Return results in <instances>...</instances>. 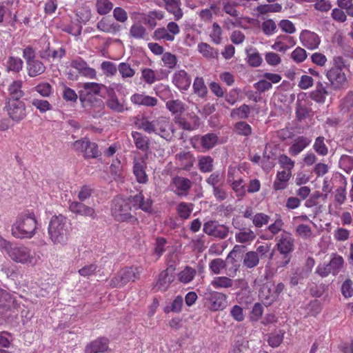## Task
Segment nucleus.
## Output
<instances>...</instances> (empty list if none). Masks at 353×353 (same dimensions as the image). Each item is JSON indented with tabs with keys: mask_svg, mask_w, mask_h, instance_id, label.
<instances>
[{
	"mask_svg": "<svg viewBox=\"0 0 353 353\" xmlns=\"http://www.w3.org/2000/svg\"><path fill=\"white\" fill-rule=\"evenodd\" d=\"M171 186L177 196H185L188 194L192 186V182L188 178L175 176L172 179Z\"/></svg>",
	"mask_w": 353,
	"mask_h": 353,
	"instance_id": "nucleus-17",
	"label": "nucleus"
},
{
	"mask_svg": "<svg viewBox=\"0 0 353 353\" xmlns=\"http://www.w3.org/2000/svg\"><path fill=\"white\" fill-rule=\"evenodd\" d=\"M340 111L342 113H347L353 109V92L350 91L341 99L339 105Z\"/></svg>",
	"mask_w": 353,
	"mask_h": 353,
	"instance_id": "nucleus-50",
	"label": "nucleus"
},
{
	"mask_svg": "<svg viewBox=\"0 0 353 353\" xmlns=\"http://www.w3.org/2000/svg\"><path fill=\"white\" fill-rule=\"evenodd\" d=\"M7 69L13 72H19L23 66V62L19 57H10L7 61Z\"/></svg>",
	"mask_w": 353,
	"mask_h": 353,
	"instance_id": "nucleus-52",
	"label": "nucleus"
},
{
	"mask_svg": "<svg viewBox=\"0 0 353 353\" xmlns=\"http://www.w3.org/2000/svg\"><path fill=\"white\" fill-rule=\"evenodd\" d=\"M198 51L206 59H214L218 57V51L207 43H200L197 47Z\"/></svg>",
	"mask_w": 353,
	"mask_h": 353,
	"instance_id": "nucleus-43",
	"label": "nucleus"
},
{
	"mask_svg": "<svg viewBox=\"0 0 353 353\" xmlns=\"http://www.w3.org/2000/svg\"><path fill=\"white\" fill-rule=\"evenodd\" d=\"M263 32L267 36H271L276 32L277 26L274 20L269 19L262 22L261 26Z\"/></svg>",
	"mask_w": 353,
	"mask_h": 353,
	"instance_id": "nucleus-62",
	"label": "nucleus"
},
{
	"mask_svg": "<svg viewBox=\"0 0 353 353\" xmlns=\"http://www.w3.org/2000/svg\"><path fill=\"white\" fill-rule=\"evenodd\" d=\"M203 232L219 239H225L229 234V228L223 224H219L216 221H208L203 224Z\"/></svg>",
	"mask_w": 353,
	"mask_h": 353,
	"instance_id": "nucleus-12",
	"label": "nucleus"
},
{
	"mask_svg": "<svg viewBox=\"0 0 353 353\" xmlns=\"http://www.w3.org/2000/svg\"><path fill=\"white\" fill-rule=\"evenodd\" d=\"M226 294L213 290H208L204 296V306L211 312L223 310L228 305Z\"/></svg>",
	"mask_w": 353,
	"mask_h": 353,
	"instance_id": "nucleus-9",
	"label": "nucleus"
},
{
	"mask_svg": "<svg viewBox=\"0 0 353 353\" xmlns=\"http://www.w3.org/2000/svg\"><path fill=\"white\" fill-rule=\"evenodd\" d=\"M70 229L66 217L61 214L53 216L48 228V235L53 244L65 245L70 235Z\"/></svg>",
	"mask_w": 353,
	"mask_h": 353,
	"instance_id": "nucleus-3",
	"label": "nucleus"
},
{
	"mask_svg": "<svg viewBox=\"0 0 353 353\" xmlns=\"http://www.w3.org/2000/svg\"><path fill=\"white\" fill-rule=\"evenodd\" d=\"M345 70H348V66L345 64L344 59L340 56L334 57L332 65L325 74L334 90H340L345 86L347 78Z\"/></svg>",
	"mask_w": 353,
	"mask_h": 353,
	"instance_id": "nucleus-4",
	"label": "nucleus"
},
{
	"mask_svg": "<svg viewBox=\"0 0 353 353\" xmlns=\"http://www.w3.org/2000/svg\"><path fill=\"white\" fill-rule=\"evenodd\" d=\"M164 18V12L161 10H150L147 14H145L144 22L149 28L153 29L157 25V21H160Z\"/></svg>",
	"mask_w": 353,
	"mask_h": 353,
	"instance_id": "nucleus-34",
	"label": "nucleus"
},
{
	"mask_svg": "<svg viewBox=\"0 0 353 353\" xmlns=\"http://www.w3.org/2000/svg\"><path fill=\"white\" fill-rule=\"evenodd\" d=\"M259 256L254 251H249L245 254L243 258V265L248 269H252L259 264Z\"/></svg>",
	"mask_w": 353,
	"mask_h": 353,
	"instance_id": "nucleus-40",
	"label": "nucleus"
},
{
	"mask_svg": "<svg viewBox=\"0 0 353 353\" xmlns=\"http://www.w3.org/2000/svg\"><path fill=\"white\" fill-rule=\"evenodd\" d=\"M296 45V40L294 37L281 34L276 37L272 48L280 52H285L288 49Z\"/></svg>",
	"mask_w": 353,
	"mask_h": 353,
	"instance_id": "nucleus-22",
	"label": "nucleus"
},
{
	"mask_svg": "<svg viewBox=\"0 0 353 353\" xmlns=\"http://www.w3.org/2000/svg\"><path fill=\"white\" fill-rule=\"evenodd\" d=\"M6 108L10 118L17 123L26 117V105L23 101L18 99H10Z\"/></svg>",
	"mask_w": 353,
	"mask_h": 353,
	"instance_id": "nucleus-10",
	"label": "nucleus"
},
{
	"mask_svg": "<svg viewBox=\"0 0 353 353\" xmlns=\"http://www.w3.org/2000/svg\"><path fill=\"white\" fill-rule=\"evenodd\" d=\"M233 284V280L225 276H216L210 282V285L215 289L230 288Z\"/></svg>",
	"mask_w": 353,
	"mask_h": 353,
	"instance_id": "nucleus-41",
	"label": "nucleus"
},
{
	"mask_svg": "<svg viewBox=\"0 0 353 353\" xmlns=\"http://www.w3.org/2000/svg\"><path fill=\"white\" fill-rule=\"evenodd\" d=\"M141 273V268L139 267H125L111 279L110 285L112 288L123 287L129 282H134L139 279Z\"/></svg>",
	"mask_w": 353,
	"mask_h": 353,
	"instance_id": "nucleus-7",
	"label": "nucleus"
},
{
	"mask_svg": "<svg viewBox=\"0 0 353 353\" xmlns=\"http://www.w3.org/2000/svg\"><path fill=\"white\" fill-rule=\"evenodd\" d=\"M83 107L93 117H100L104 114V104L101 99L90 97L88 99L80 97Z\"/></svg>",
	"mask_w": 353,
	"mask_h": 353,
	"instance_id": "nucleus-14",
	"label": "nucleus"
},
{
	"mask_svg": "<svg viewBox=\"0 0 353 353\" xmlns=\"http://www.w3.org/2000/svg\"><path fill=\"white\" fill-rule=\"evenodd\" d=\"M165 4V9L167 11L174 15L175 21L180 20L183 16V12L181 8V0H163Z\"/></svg>",
	"mask_w": 353,
	"mask_h": 353,
	"instance_id": "nucleus-30",
	"label": "nucleus"
},
{
	"mask_svg": "<svg viewBox=\"0 0 353 353\" xmlns=\"http://www.w3.org/2000/svg\"><path fill=\"white\" fill-rule=\"evenodd\" d=\"M70 65L84 77L91 79H95L97 78L96 70L90 68L88 63L81 57H78L71 60Z\"/></svg>",
	"mask_w": 353,
	"mask_h": 353,
	"instance_id": "nucleus-16",
	"label": "nucleus"
},
{
	"mask_svg": "<svg viewBox=\"0 0 353 353\" xmlns=\"http://www.w3.org/2000/svg\"><path fill=\"white\" fill-rule=\"evenodd\" d=\"M136 125L148 134H155L161 137L170 140L174 134L173 125L169 118L159 117L152 121L147 117H142L136 121Z\"/></svg>",
	"mask_w": 353,
	"mask_h": 353,
	"instance_id": "nucleus-1",
	"label": "nucleus"
},
{
	"mask_svg": "<svg viewBox=\"0 0 353 353\" xmlns=\"http://www.w3.org/2000/svg\"><path fill=\"white\" fill-rule=\"evenodd\" d=\"M225 266V261L220 258L212 259L209 263V270L211 272L215 274H221Z\"/></svg>",
	"mask_w": 353,
	"mask_h": 353,
	"instance_id": "nucleus-60",
	"label": "nucleus"
},
{
	"mask_svg": "<svg viewBox=\"0 0 353 353\" xmlns=\"http://www.w3.org/2000/svg\"><path fill=\"white\" fill-rule=\"evenodd\" d=\"M256 235L250 228L240 229L235 234V240L239 243L250 245L255 240Z\"/></svg>",
	"mask_w": 353,
	"mask_h": 353,
	"instance_id": "nucleus-29",
	"label": "nucleus"
},
{
	"mask_svg": "<svg viewBox=\"0 0 353 353\" xmlns=\"http://www.w3.org/2000/svg\"><path fill=\"white\" fill-rule=\"evenodd\" d=\"M132 103L139 106L154 107L158 103V99L145 93H134L130 97Z\"/></svg>",
	"mask_w": 353,
	"mask_h": 353,
	"instance_id": "nucleus-24",
	"label": "nucleus"
},
{
	"mask_svg": "<svg viewBox=\"0 0 353 353\" xmlns=\"http://www.w3.org/2000/svg\"><path fill=\"white\" fill-rule=\"evenodd\" d=\"M165 106L172 114H181L185 111V104L179 99L170 100Z\"/></svg>",
	"mask_w": 353,
	"mask_h": 353,
	"instance_id": "nucleus-51",
	"label": "nucleus"
},
{
	"mask_svg": "<svg viewBox=\"0 0 353 353\" xmlns=\"http://www.w3.org/2000/svg\"><path fill=\"white\" fill-rule=\"evenodd\" d=\"M146 34L145 28L139 23H134L130 28L129 35L135 39H144Z\"/></svg>",
	"mask_w": 353,
	"mask_h": 353,
	"instance_id": "nucleus-46",
	"label": "nucleus"
},
{
	"mask_svg": "<svg viewBox=\"0 0 353 353\" xmlns=\"http://www.w3.org/2000/svg\"><path fill=\"white\" fill-rule=\"evenodd\" d=\"M97 28L100 31L114 34L121 30V26L112 20L103 18L97 25Z\"/></svg>",
	"mask_w": 353,
	"mask_h": 353,
	"instance_id": "nucleus-28",
	"label": "nucleus"
},
{
	"mask_svg": "<svg viewBox=\"0 0 353 353\" xmlns=\"http://www.w3.org/2000/svg\"><path fill=\"white\" fill-rule=\"evenodd\" d=\"M311 139L305 136L296 138L289 148L288 152L291 156L296 157L303 152L310 143Z\"/></svg>",
	"mask_w": 353,
	"mask_h": 353,
	"instance_id": "nucleus-25",
	"label": "nucleus"
},
{
	"mask_svg": "<svg viewBox=\"0 0 353 353\" xmlns=\"http://www.w3.org/2000/svg\"><path fill=\"white\" fill-rule=\"evenodd\" d=\"M181 168L184 170H190L193 166L195 159L190 152H180L176 155Z\"/></svg>",
	"mask_w": 353,
	"mask_h": 353,
	"instance_id": "nucleus-35",
	"label": "nucleus"
},
{
	"mask_svg": "<svg viewBox=\"0 0 353 353\" xmlns=\"http://www.w3.org/2000/svg\"><path fill=\"white\" fill-rule=\"evenodd\" d=\"M193 210V204L181 202L176 208V211L179 216L183 219L189 218Z\"/></svg>",
	"mask_w": 353,
	"mask_h": 353,
	"instance_id": "nucleus-57",
	"label": "nucleus"
},
{
	"mask_svg": "<svg viewBox=\"0 0 353 353\" xmlns=\"http://www.w3.org/2000/svg\"><path fill=\"white\" fill-rule=\"evenodd\" d=\"M106 105L114 112L122 113L128 108L124 101H120L114 92H108V99L106 101Z\"/></svg>",
	"mask_w": 353,
	"mask_h": 353,
	"instance_id": "nucleus-27",
	"label": "nucleus"
},
{
	"mask_svg": "<svg viewBox=\"0 0 353 353\" xmlns=\"http://www.w3.org/2000/svg\"><path fill=\"white\" fill-rule=\"evenodd\" d=\"M228 184L231 186L232 189L235 192L237 196H243L245 195V182L243 179H236L233 181L229 182Z\"/></svg>",
	"mask_w": 353,
	"mask_h": 353,
	"instance_id": "nucleus-61",
	"label": "nucleus"
},
{
	"mask_svg": "<svg viewBox=\"0 0 353 353\" xmlns=\"http://www.w3.org/2000/svg\"><path fill=\"white\" fill-rule=\"evenodd\" d=\"M275 248L283 258L282 261L278 262L277 266L279 268L286 266L290 263L292 254L295 249V239L292 234L283 230L276 237Z\"/></svg>",
	"mask_w": 353,
	"mask_h": 353,
	"instance_id": "nucleus-5",
	"label": "nucleus"
},
{
	"mask_svg": "<svg viewBox=\"0 0 353 353\" xmlns=\"http://www.w3.org/2000/svg\"><path fill=\"white\" fill-rule=\"evenodd\" d=\"M132 205L129 200L117 198L114 200L112 206V214L115 220L121 222H137V218L131 214Z\"/></svg>",
	"mask_w": 353,
	"mask_h": 353,
	"instance_id": "nucleus-6",
	"label": "nucleus"
},
{
	"mask_svg": "<svg viewBox=\"0 0 353 353\" xmlns=\"http://www.w3.org/2000/svg\"><path fill=\"white\" fill-rule=\"evenodd\" d=\"M6 252L15 262L21 263L33 262L34 258L30 254V250L26 246H12L10 244Z\"/></svg>",
	"mask_w": 353,
	"mask_h": 353,
	"instance_id": "nucleus-11",
	"label": "nucleus"
},
{
	"mask_svg": "<svg viewBox=\"0 0 353 353\" xmlns=\"http://www.w3.org/2000/svg\"><path fill=\"white\" fill-rule=\"evenodd\" d=\"M292 176L291 171H279L273 183L275 190H284L288 186V182Z\"/></svg>",
	"mask_w": 353,
	"mask_h": 353,
	"instance_id": "nucleus-32",
	"label": "nucleus"
},
{
	"mask_svg": "<svg viewBox=\"0 0 353 353\" xmlns=\"http://www.w3.org/2000/svg\"><path fill=\"white\" fill-rule=\"evenodd\" d=\"M172 82L180 91H186L190 87L192 78L185 70L181 69L173 73Z\"/></svg>",
	"mask_w": 353,
	"mask_h": 353,
	"instance_id": "nucleus-18",
	"label": "nucleus"
},
{
	"mask_svg": "<svg viewBox=\"0 0 353 353\" xmlns=\"http://www.w3.org/2000/svg\"><path fill=\"white\" fill-rule=\"evenodd\" d=\"M310 274V270H305L304 268L297 269L290 279V284L293 286L301 283Z\"/></svg>",
	"mask_w": 353,
	"mask_h": 353,
	"instance_id": "nucleus-58",
	"label": "nucleus"
},
{
	"mask_svg": "<svg viewBox=\"0 0 353 353\" xmlns=\"http://www.w3.org/2000/svg\"><path fill=\"white\" fill-rule=\"evenodd\" d=\"M256 10L259 14H265L269 12H280L282 10V6L278 3L263 4L258 6Z\"/></svg>",
	"mask_w": 353,
	"mask_h": 353,
	"instance_id": "nucleus-53",
	"label": "nucleus"
},
{
	"mask_svg": "<svg viewBox=\"0 0 353 353\" xmlns=\"http://www.w3.org/2000/svg\"><path fill=\"white\" fill-rule=\"evenodd\" d=\"M339 167L347 173L353 170V157L347 154L341 155L339 160Z\"/></svg>",
	"mask_w": 353,
	"mask_h": 353,
	"instance_id": "nucleus-64",
	"label": "nucleus"
},
{
	"mask_svg": "<svg viewBox=\"0 0 353 353\" xmlns=\"http://www.w3.org/2000/svg\"><path fill=\"white\" fill-rule=\"evenodd\" d=\"M251 112V108L246 104H243L238 108H234L230 112V117L233 119H247Z\"/></svg>",
	"mask_w": 353,
	"mask_h": 353,
	"instance_id": "nucleus-45",
	"label": "nucleus"
},
{
	"mask_svg": "<svg viewBox=\"0 0 353 353\" xmlns=\"http://www.w3.org/2000/svg\"><path fill=\"white\" fill-rule=\"evenodd\" d=\"M313 149L321 156H326L328 154V148L325 143V137H318L314 143Z\"/></svg>",
	"mask_w": 353,
	"mask_h": 353,
	"instance_id": "nucleus-54",
	"label": "nucleus"
},
{
	"mask_svg": "<svg viewBox=\"0 0 353 353\" xmlns=\"http://www.w3.org/2000/svg\"><path fill=\"white\" fill-rule=\"evenodd\" d=\"M37 229V220L33 212L19 214L12 225V234L18 239H31Z\"/></svg>",
	"mask_w": 353,
	"mask_h": 353,
	"instance_id": "nucleus-2",
	"label": "nucleus"
},
{
	"mask_svg": "<svg viewBox=\"0 0 353 353\" xmlns=\"http://www.w3.org/2000/svg\"><path fill=\"white\" fill-rule=\"evenodd\" d=\"M102 86L103 85L94 82L84 83L82 85V88L86 91L88 94V97L85 99H88L90 97H93V94H99Z\"/></svg>",
	"mask_w": 353,
	"mask_h": 353,
	"instance_id": "nucleus-63",
	"label": "nucleus"
},
{
	"mask_svg": "<svg viewBox=\"0 0 353 353\" xmlns=\"http://www.w3.org/2000/svg\"><path fill=\"white\" fill-rule=\"evenodd\" d=\"M14 301L10 294L6 290L0 288V309L4 310H11L14 306Z\"/></svg>",
	"mask_w": 353,
	"mask_h": 353,
	"instance_id": "nucleus-42",
	"label": "nucleus"
},
{
	"mask_svg": "<svg viewBox=\"0 0 353 353\" xmlns=\"http://www.w3.org/2000/svg\"><path fill=\"white\" fill-rule=\"evenodd\" d=\"M295 232L296 236L303 239H309L313 236L312 228L306 224H300L297 225Z\"/></svg>",
	"mask_w": 353,
	"mask_h": 353,
	"instance_id": "nucleus-59",
	"label": "nucleus"
},
{
	"mask_svg": "<svg viewBox=\"0 0 353 353\" xmlns=\"http://www.w3.org/2000/svg\"><path fill=\"white\" fill-rule=\"evenodd\" d=\"M34 90L43 97H49L53 92L52 86L48 82L39 83L34 88Z\"/></svg>",
	"mask_w": 353,
	"mask_h": 353,
	"instance_id": "nucleus-56",
	"label": "nucleus"
},
{
	"mask_svg": "<svg viewBox=\"0 0 353 353\" xmlns=\"http://www.w3.org/2000/svg\"><path fill=\"white\" fill-rule=\"evenodd\" d=\"M132 137L133 138L135 146L139 150L147 151L149 148V139L139 132H132Z\"/></svg>",
	"mask_w": 353,
	"mask_h": 353,
	"instance_id": "nucleus-39",
	"label": "nucleus"
},
{
	"mask_svg": "<svg viewBox=\"0 0 353 353\" xmlns=\"http://www.w3.org/2000/svg\"><path fill=\"white\" fill-rule=\"evenodd\" d=\"M147 156L137 157L133 159L132 172L139 183L145 184L148 181L146 174Z\"/></svg>",
	"mask_w": 353,
	"mask_h": 353,
	"instance_id": "nucleus-13",
	"label": "nucleus"
},
{
	"mask_svg": "<svg viewBox=\"0 0 353 353\" xmlns=\"http://www.w3.org/2000/svg\"><path fill=\"white\" fill-rule=\"evenodd\" d=\"M198 166L202 172H210L213 170V159L210 156H201L198 159Z\"/></svg>",
	"mask_w": 353,
	"mask_h": 353,
	"instance_id": "nucleus-48",
	"label": "nucleus"
},
{
	"mask_svg": "<svg viewBox=\"0 0 353 353\" xmlns=\"http://www.w3.org/2000/svg\"><path fill=\"white\" fill-rule=\"evenodd\" d=\"M299 39L301 44L310 50L318 48L321 43L320 37L316 33L307 30L301 31Z\"/></svg>",
	"mask_w": 353,
	"mask_h": 353,
	"instance_id": "nucleus-19",
	"label": "nucleus"
},
{
	"mask_svg": "<svg viewBox=\"0 0 353 353\" xmlns=\"http://www.w3.org/2000/svg\"><path fill=\"white\" fill-rule=\"evenodd\" d=\"M109 340L105 337H99L88 343L85 348V353L104 352L108 349Z\"/></svg>",
	"mask_w": 353,
	"mask_h": 353,
	"instance_id": "nucleus-26",
	"label": "nucleus"
},
{
	"mask_svg": "<svg viewBox=\"0 0 353 353\" xmlns=\"http://www.w3.org/2000/svg\"><path fill=\"white\" fill-rule=\"evenodd\" d=\"M76 151L83 153L85 158H96L99 155L98 146L88 139L78 140L74 143Z\"/></svg>",
	"mask_w": 353,
	"mask_h": 353,
	"instance_id": "nucleus-15",
	"label": "nucleus"
},
{
	"mask_svg": "<svg viewBox=\"0 0 353 353\" xmlns=\"http://www.w3.org/2000/svg\"><path fill=\"white\" fill-rule=\"evenodd\" d=\"M23 57L26 63V70L30 77H36L45 72L46 67L39 59L36 58L35 52L32 47H27L23 50Z\"/></svg>",
	"mask_w": 353,
	"mask_h": 353,
	"instance_id": "nucleus-8",
	"label": "nucleus"
},
{
	"mask_svg": "<svg viewBox=\"0 0 353 353\" xmlns=\"http://www.w3.org/2000/svg\"><path fill=\"white\" fill-rule=\"evenodd\" d=\"M174 269L172 266L163 270L159 275L158 280L154 287L156 291H165L174 279Z\"/></svg>",
	"mask_w": 353,
	"mask_h": 353,
	"instance_id": "nucleus-20",
	"label": "nucleus"
},
{
	"mask_svg": "<svg viewBox=\"0 0 353 353\" xmlns=\"http://www.w3.org/2000/svg\"><path fill=\"white\" fill-rule=\"evenodd\" d=\"M110 172L115 181L120 182L123 181L125 178L124 172L121 163L118 159L112 161L110 166Z\"/></svg>",
	"mask_w": 353,
	"mask_h": 353,
	"instance_id": "nucleus-37",
	"label": "nucleus"
},
{
	"mask_svg": "<svg viewBox=\"0 0 353 353\" xmlns=\"http://www.w3.org/2000/svg\"><path fill=\"white\" fill-rule=\"evenodd\" d=\"M194 92L199 97L204 98L208 94V88L203 77H196L193 82Z\"/></svg>",
	"mask_w": 353,
	"mask_h": 353,
	"instance_id": "nucleus-44",
	"label": "nucleus"
},
{
	"mask_svg": "<svg viewBox=\"0 0 353 353\" xmlns=\"http://www.w3.org/2000/svg\"><path fill=\"white\" fill-rule=\"evenodd\" d=\"M196 273L195 269L190 266H185V268L179 273V280L183 283H189L193 280Z\"/></svg>",
	"mask_w": 353,
	"mask_h": 353,
	"instance_id": "nucleus-49",
	"label": "nucleus"
},
{
	"mask_svg": "<svg viewBox=\"0 0 353 353\" xmlns=\"http://www.w3.org/2000/svg\"><path fill=\"white\" fill-rule=\"evenodd\" d=\"M195 140L201 144L203 149L210 150L216 145L218 141V137L215 134L208 133L201 137L196 138Z\"/></svg>",
	"mask_w": 353,
	"mask_h": 353,
	"instance_id": "nucleus-36",
	"label": "nucleus"
},
{
	"mask_svg": "<svg viewBox=\"0 0 353 353\" xmlns=\"http://www.w3.org/2000/svg\"><path fill=\"white\" fill-rule=\"evenodd\" d=\"M344 263L343 258L337 254H332L330 261L328 263L329 267L332 271V274H336L343 268Z\"/></svg>",
	"mask_w": 353,
	"mask_h": 353,
	"instance_id": "nucleus-47",
	"label": "nucleus"
},
{
	"mask_svg": "<svg viewBox=\"0 0 353 353\" xmlns=\"http://www.w3.org/2000/svg\"><path fill=\"white\" fill-rule=\"evenodd\" d=\"M129 200L131 202L135 209H140L145 212H151L152 211V201L150 198L145 199L143 194L141 192L131 196L129 197Z\"/></svg>",
	"mask_w": 353,
	"mask_h": 353,
	"instance_id": "nucleus-23",
	"label": "nucleus"
},
{
	"mask_svg": "<svg viewBox=\"0 0 353 353\" xmlns=\"http://www.w3.org/2000/svg\"><path fill=\"white\" fill-rule=\"evenodd\" d=\"M66 51L64 48H59L57 50H52L50 48V43H48V46L46 50L41 54V57L43 59H46L50 60L52 59L53 60L57 59H61L65 56Z\"/></svg>",
	"mask_w": 353,
	"mask_h": 353,
	"instance_id": "nucleus-38",
	"label": "nucleus"
},
{
	"mask_svg": "<svg viewBox=\"0 0 353 353\" xmlns=\"http://www.w3.org/2000/svg\"><path fill=\"white\" fill-rule=\"evenodd\" d=\"M175 123L182 129L185 130H194L197 129L200 125V119L199 117L194 115L192 121H188L185 118L177 117L175 118Z\"/></svg>",
	"mask_w": 353,
	"mask_h": 353,
	"instance_id": "nucleus-33",
	"label": "nucleus"
},
{
	"mask_svg": "<svg viewBox=\"0 0 353 353\" xmlns=\"http://www.w3.org/2000/svg\"><path fill=\"white\" fill-rule=\"evenodd\" d=\"M327 95L328 91L326 86L319 81L316 84L315 89L310 93V98L316 103H324Z\"/></svg>",
	"mask_w": 353,
	"mask_h": 353,
	"instance_id": "nucleus-31",
	"label": "nucleus"
},
{
	"mask_svg": "<svg viewBox=\"0 0 353 353\" xmlns=\"http://www.w3.org/2000/svg\"><path fill=\"white\" fill-rule=\"evenodd\" d=\"M69 209L72 213L77 215L89 216L93 219L97 216L95 210L92 207L88 206L80 201H70Z\"/></svg>",
	"mask_w": 353,
	"mask_h": 353,
	"instance_id": "nucleus-21",
	"label": "nucleus"
},
{
	"mask_svg": "<svg viewBox=\"0 0 353 353\" xmlns=\"http://www.w3.org/2000/svg\"><path fill=\"white\" fill-rule=\"evenodd\" d=\"M96 8L101 15L108 14L113 8V3L110 0H97Z\"/></svg>",
	"mask_w": 353,
	"mask_h": 353,
	"instance_id": "nucleus-55",
	"label": "nucleus"
}]
</instances>
